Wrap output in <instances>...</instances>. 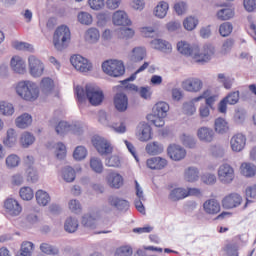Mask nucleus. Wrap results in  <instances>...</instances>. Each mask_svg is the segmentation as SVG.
Masks as SVG:
<instances>
[{"mask_svg": "<svg viewBox=\"0 0 256 256\" xmlns=\"http://www.w3.org/2000/svg\"><path fill=\"white\" fill-rule=\"evenodd\" d=\"M177 50L181 55L193 57L197 63H206V61L211 60V56L215 53V48L212 45H204L201 52H199V47H191V45L185 41L177 43Z\"/></svg>", "mask_w": 256, "mask_h": 256, "instance_id": "nucleus-1", "label": "nucleus"}, {"mask_svg": "<svg viewBox=\"0 0 256 256\" xmlns=\"http://www.w3.org/2000/svg\"><path fill=\"white\" fill-rule=\"evenodd\" d=\"M75 94L77 95L79 103H84V101L88 99L89 103L94 107L101 105L103 99H105L103 90L95 84H86L85 89L81 86H77L75 88Z\"/></svg>", "mask_w": 256, "mask_h": 256, "instance_id": "nucleus-2", "label": "nucleus"}, {"mask_svg": "<svg viewBox=\"0 0 256 256\" xmlns=\"http://www.w3.org/2000/svg\"><path fill=\"white\" fill-rule=\"evenodd\" d=\"M16 93L24 101H37L39 99V86L29 80L20 81L16 86Z\"/></svg>", "mask_w": 256, "mask_h": 256, "instance_id": "nucleus-3", "label": "nucleus"}, {"mask_svg": "<svg viewBox=\"0 0 256 256\" xmlns=\"http://www.w3.org/2000/svg\"><path fill=\"white\" fill-rule=\"evenodd\" d=\"M71 42V30L69 27L62 25L58 27L53 35V45L57 51H64L69 47Z\"/></svg>", "mask_w": 256, "mask_h": 256, "instance_id": "nucleus-4", "label": "nucleus"}, {"mask_svg": "<svg viewBox=\"0 0 256 256\" xmlns=\"http://www.w3.org/2000/svg\"><path fill=\"white\" fill-rule=\"evenodd\" d=\"M102 70L109 77H123L125 75V64L121 60H106L102 63Z\"/></svg>", "mask_w": 256, "mask_h": 256, "instance_id": "nucleus-5", "label": "nucleus"}, {"mask_svg": "<svg viewBox=\"0 0 256 256\" xmlns=\"http://www.w3.org/2000/svg\"><path fill=\"white\" fill-rule=\"evenodd\" d=\"M70 63L80 73H89L93 69L91 62L79 54L71 56Z\"/></svg>", "mask_w": 256, "mask_h": 256, "instance_id": "nucleus-6", "label": "nucleus"}, {"mask_svg": "<svg viewBox=\"0 0 256 256\" xmlns=\"http://www.w3.org/2000/svg\"><path fill=\"white\" fill-rule=\"evenodd\" d=\"M218 179L223 185L233 183V179H235V170H233V167L229 164H222L218 169Z\"/></svg>", "mask_w": 256, "mask_h": 256, "instance_id": "nucleus-7", "label": "nucleus"}, {"mask_svg": "<svg viewBox=\"0 0 256 256\" xmlns=\"http://www.w3.org/2000/svg\"><path fill=\"white\" fill-rule=\"evenodd\" d=\"M92 143L100 155H111V153H113L111 143L101 136H94Z\"/></svg>", "mask_w": 256, "mask_h": 256, "instance_id": "nucleus-8", "label": "nucleus"}, {"mask_svg": "<svg viewBox=\"0 0 256 256\" xmlns=\"http://www.w3.org/2000/svg\"><path fill=\"white\" fill-rule=\"evenodd\" d=\"M28 65L30 75H32V77H41V75H43V72L45 71V65L37 57L33 55L29 56Z\"/></svg>", "mask_w": 256, "mask_h": 256, "instance_id": "nucleus-9", "label": "nucleus"}, {"mask_svg": "<svg viewBox=\"0 0 256 256\" xmlns=\"http://www.w3.org/2000/svg\"><path fill=\"white\" fill-rule=\"evenodd\" d=\"M107 204L112 209L117 211H128L129 210V201L120 198L117 195H109L107 198Z\"/></svg>", "mask_w": 256, "mask_h": 256, "instance_id": "nucleus-10", "label": "nucleus"}, {"mask_svg": "<svg viewBox=\"0 0 256 256\" xmlns=\"http://www.w3.org/2000/svg\"><path fill=\"white\" fill-rule=\"evenodd\" d=\"M243 203V197L237 193H231L225 196L222 200V207L224 209H236Z\"/></svg>", "mask_w": 256, "mask_h": 256, "instance_id": "nucleus-11", "label": "nucleus"}, {"mask_svg": "<svg viewBox=\"0 0 256 256\" xmlns=\"http://www.w3.org/2000/svg\"><path fill=\"white\" fill-rule=\"evenodd\" d=\"M182 89L188 93H199L203 89V81L199 78H188L182 82Z\"/></svg>", "mask_w": 256, "mask_h": 256, "instance_id": "nucleus-12", "label": "nucleus"}, {"mask_svg": "<svg viewBox=\"0 0 256 256\" xmlns=\"http://www.w3.org/2000/svg\"><path fill=\"white\" fill-rule=\"evenodd\" d=\"M4 207L6 209V213H8L11 217H17V215L21 214L23 208L17 200L13 198H9L4 202Z\"/></svg>", "mask_w": 256, "mask_h": 256, "instance_id": "nucleus-13", "label": "nucleus"}, {"mask_svg": "<svg viewBox=\"0 0 256 256\" xmlns=\"http://www.w3.org/2000/svg\"><path fill=\"white\" fill-rule=\"evenodd\" d=\"M167 152L172 161H181L185 159V155H187V151H185L183 147L175 144L170 145Z\"/></svg>", "mask_w": 256, "mask_h": 256, "instance_id": "nucleus-14", "label": "nucleus"}, {"mask_svg": "<svg viewBox=\"0 0 256 256\" xmlns=\"http://www.w3.org/2000/svg\"><path fill=\"white\" fill-rule=\"evenodd\" d=\"M197 137L203 143H213L215 139V131L212 128L202 126L197 130Z\"/></svg>", "mask_w": 256, "mask_h": 256, "instance_id": "nucleus-15", "label": "nucleus"}, {"mask_svg": "<svg viewBox=\"0 0 256 256\" xmlns=\"http://www.w3.org/2000/svg\"><path fill=\"white\" fill-rule=\"evenodd\" d=\"M246 143H247V138L245 137V135L241 133L234 135L230 140L231 149L236 153L243 151V149H245Z\"/></svg>", "mask_w": 256, "mask_h": 256, "instance_id": "nucleus-16", "label": "nucleus"}, {"mask_svg": "<svg viewBox=\"0 0 256 256\" xmlns=\"http://www.w3.org/2000/svg\"><path fill=\"white\" fill-rule=\"evenodd\" d=\"M114 105L119 113H125V110L129 107V98L123 92L117 93L114 96Z\"/></svg>", "mask_w": 256, "mask_h": 256, "instance_id": "nucleus-17", "label": "nucleus"}, {"mask_svg": "<svg viewBox=\"0 0 256 256\" xmlns=\"http://www.w3.org/2000/svg\"><path fill=\"white\" fill-rule=\"evenodd\" d=\"M203 209L206 215H217L221 212V204L217 199H208L204 202Z\"/></svg>", "mask_w": 256, "mask_h": 256, "instance_id": "nucleus-18", "label": "nucleus"}, {"mask_svg": "<svg viewBox=\"0 0 256 256\" xmlns=\"http://www.w3.org/2000/svg\"><path fill=\"white\" fill-rule=\"evenodd\" d=\"M112 21L115 25L118 26L131 25V20L129 19L127 12L123 10H117L116 12H114L112 16Z\"/></svg>", "mask_w": 256, "mask_h": 256, "instance_id": "nucleus-19", "label": "nucleus"}, {"mask_svg": "<svg viewBox=\"0 0 256 256\" xmlns=\"http://www.w3.org/2000/svg\"><path fill=\"white\" fill-rule=\"evenodd\" d=\"M107 183L112 189H121L123 187V176L119 173L112 172L107 176Z\"/></svg>", "mask_w": 256, "mask_h": 256, "instance_id": "nucleus-20", "label": "nucleus"}, {"mask_svg": "<svg viewBox=\"0 0 256 256\" xmlns=\"http://www.w3.org/2000/svg\"><path fill=\"white\" fill-rule=\"evenodd\" d=\"M11 68L15 73H19L23 75L26 71L27 65L25 64V60L19 56H14L10 62Z\"/></svg>", "mask_w": 256, "mask_h": 256, "instance_id": "nucleus-21", "label": "nucleus"}, {"mask_svg": "<svg viewBox=\"0 0 256 256\" xmlns=\"http://www.w3.org/2000/svg\"><path fill=\"white\" fill-rule=\"evenodd\" d=\"M146 165L149 169L161 170L167 167V160L161 157H153L146 161Z\"/></svg>", "mask_w": 256, "mask_h": 256, "instance_id": "nucleus-22", "label": "nucleus"}, {"mask_svg": "<svg viewBox=\"0 0 256 256\" xmlns=\"http://www.w3.org/2000/svg\"><path fill=\"white\" fill-rule=\"evenodd\" d=\"M199 168L195 166H190L184 171V179L188 181V183H195V181H199Z\"/></svg>", "mask_w": 256, "mask_h": 256, "instance_id": "nucleus-23", "label": "nucleus"}, {"mask_svg": "<svg viewBox=\"0 0 256 256\" xmlns=\"http://www.w3.org/2000/svg\"><path fill=\"white\" fill-rule=\"evenodd\" d=\"M153 49L162 51V53H171V44L163 39H154L151 41Z\"/></svg>", "mask_w": 256, "mask_h": 256, "instance_id": "nucleus-24", "label": "nucleus"}, {"mask_svg": "<svg viewBox=\"0 0 256 256\" xmlns=\"http://www.w3.org/2000/svg\"><path fill=\"white\" fill-rule=\"evenodd\" d=\"M79 229V221L75 217H69L65 220L64 231L66 233H75Z\"/></svg>", "mask_w": 256, "mask_h": 256, "instance_id": "nucleus-25", "label": "nucleus"}, {"mask_svg": "<svg viewBox=\"0 0 256 256\" xmlns=\"http://www.w3.org/2000/svg\"><path fill=\"white\" fill-rule=\"evenodd\" d=\"M147 57V50L143 47H135L132 50L131 61L134 63H139V61H143Z\"/></svg>", "mask_w": 256, "mask_h": 256, "instance_id": "nucleus-26", "label": "nucleus"}, {"mask_svg": "<svg viewBox=\"0 0 256 256\" xmlns=\"http://www.w3.org/2000/svg\"><path fill=\"white\" fill-rule=\"evenodd\" d=\"M154 115L157 117H167V113L169 112V104L166 102H158L153 108Z\"/></svg>", "mask_w": 256, "mask_h": 256, "instance_id": "nucleus-27", "label": "nucleus"}, {"mask_svg": "<svg viewBox=\"0 0 256 256\" xmlns=\"http://www.w3.org/2000/svg\"><path fill=\"white\" fill-rule=\"evenodd\" d=\"M214 129L216 133H219L220 135H225V133L229 131V124L225 119L217 118L214 123Z\"/></svg>", "mask_w": 256, "mask_h": 256, "instance_id": "nucleus-28", "label": "nucleus"}, {"mask_svg": "<svg viewBox=\"0 0 256 256\" xmlns=\"http://www.w3.org/2000/svg\"><path fill=\"white\" fill-rule=\"evenodd\" d=\"M31 123H33V118H31V115L27 113L22 114L16 119V126L19 129H27Z\"/></svg>", "mask_w": 256, "mask_h": 256, "instance_id": "nucleus-29", "label": "nucleus"}, {"mask_svg": "<svg viewBox=\"0 0 256 256\" xmlns=\"http://www.w3.org/2000/svg\"><path fill=\"white\" fill-rule=\"evenodd\" d=\"M81 225L86 229H96L97 219H95L91 214H85L82 216Z\"/></svg>", "mask_w": 256, "mask_h": 256, "instance_id": "nucleus-30", "label": "nucleus"}, {"mask_svg": "<svg viewBox=\"0 0 256 256\" xmlns=\"http://www.w3.org/2000/svg\"><path fill=\"white\" fill-rule=\"evenodd\" d=\"M36 201H37L38 205H42V207H45L51 201V196H49V193H47L43 190H38L36 192Z\"/></svg>", "mask_w": 256, "mask_h": 256, "instance_id": "nucleus-31", "label": "nucleus"}, {"mask_svg": "<svg viewBox=\"0 0 256 256\" xmlns=\"http://www.w3.org/2000/svg\"><path fill=\"white\" fill-rule=\"evenodd\" d=\"M167 11H169V4L165 1H161L155 8V16L159 19H163L167 16Z\"/></svg>", "mask_w": 256, "mask_h": 256, "instance_id": "nucleus-32", "label": "nucleus"}, {"mask_svg": "<svg viewBox=\"0 0 256 256\" xmlns=\"http://www.w3.org/2000/svg\"><path fill=\"white\" fill-rule=\"evenodd\" d=\"M242 175L244 177H255L256 175V166L252 163H242L241 165Z\"/></svg>", "mask_w": 256, "mask_h": 256, "instance_id": "nucleus-33", "label": "nucleus"}, {"mask_svg": "<svg viewBox=\"0 0 256 256\" xmlns=\"http://www.w3.org/2000/svg\"><path fill=\"white\" fill-rule=\"evenodd\" d=\"M185 197H187V190L183 188H175L169 195V199H171V201H179L181 199H185Z\"/></svg>", "mask_w": 256, "mask_h": 256, "instance_id": "nucleus-34", "label": "nucleus"}, {"mask_svg": "<svg viewBox=\"0 0 256 256\" xmlns=\"http://www.w3.org/2000/svg\"><path fill=\"white\" fill-rule=\"evenodd\" d=\"M163 145L159 142H153L146 145V152L149 155H159V153H163Z\"/></svg>", "mask_w": 256, "mask_h": 256, "instance_id": "nucleus-35", "label": "nucleus"}, {"mask_svg": "<svg viewBox=\"0 0 256 256\" xmlns=\"http://www.w3.org/2000/svg\"><path fill=\"white\" fill-rule=\"evenodd\" d=\"M62 177L66 183H73L75 181V169L71 166H66L62 169Z\"/></svg>", "mask_w": 256, "mask_h": 256, "instance_id": "nucleus-36", "label": "nucleus"}, {"mask_svg": "<svg viewBox=\"0 0 256 256\" xmlns=\"http://www.w3.org/2000/svg\"><path fill=\"white\" fill-rule=\"evenodd\" d=\"M14 113H15V108L13 107V104L5 101L0 102V115H5L9 117Z\"/></svg>", "mask_w": 256, "mask_h": 256, "instance_id": "nucleus-37", "label": "nucleus"}, {"mask_svg": "<svg viewBox=\"0 0 256 256\" xmlns=\"http://www.w3.org/2000/svg\"><path fill=\"white\" fill-rule=\"evenodd\" d=\"M245 195H246V203L243 209H247L249 203H253V201L249 199H256V184L252 186H248L245 190Z\"/></svg>", "mask_w": 256, "mask_h": 256, "instance_id": "nucleus-38", "label": "nucleus"}, {"mask_svg": "<svg viewBox=\"0 0 256 256\" xmlns=\"http://www.w3.org/2000/svg\"><path fill=\"white\" fill-rule=\"evenodd\" d=\"M53 87H55V84L53 83V79L46 77L43 78L40 83V89L47 95L48 93H51L53 91Z\"/></svg>", "mask_w": 256, "mask_h": 256, "instance_id": "nucleus-39", "label": "nucleus"}, {"mask_svg": "<svg viewBox=\"0 0 256 256\" xmlns=\"http://www.w3.org/2000/svg\"><path fill=\"white\" fill-rule=\"evenodd\" d=\"M15 143H17V133L14 129H9L6 139H4V145H6V147H14Z\"/></svg>", "mask_w": 256, "mask_h": 256, "instance_id": "nucleus-40", "label": "nucleus"}, {"mask_svg": "<svg viewBox=\"0 0 256 256\" xmlns=\"http://www.w3.org/2000/svg\"><path fill=\"white\" fill-rule=\"evenodd\" d=\"M20 143L24 148L30 147V145H33V143H35V136H33V134L29 132H25L20 138Z\"/></svg>", "mask_w": 256, "mask_h": 256, "instance_id": "nucleus-41", "label": "nucleus"}, {"mask_svg": "<svg viewBox=\"0 0 256 256\" xmlns=\"http://www.w3.org/2000/svg\"><path fill=\"white\" fill-rule=\"evenodd\" d=\"M224 251L228 256H239V244L237 242H229Z\"/></svg>", "mask_w": 256, "mask_h": 256, "instance_id": "nucleus-42", "label": "nucleus"}, {"mask_svg": "<svg viewBox=\"0 0 256 256\" xmlns=\"http://www.w3.org/2000/svg\"><path fill=\"white\" fill-rule=\"evenodd\" d=\"M99 37H101V35L99 34V30L96 28H90L86 32V41H89V43H97L99 41Z\"/></svg>", "mask_w": 256, "mask_h": 256, "instance_id": "nucleus-43", "label": "nucleus"}, {"mask_svg": "<svg viewBox=\"0 0 256 256\" xmlns=\"http://www.w3.org/2000/svg\"><path fill=\"white\" fill-rule=\"evenodd\" d=\"M40 250L46 255H59V248L48 243H42L40 245Z\"/></svg>", "mask_w": 256, "mask_h": 256, "instance_id": "nucleus-44", "label": "nucleus"}, {"mask_svg": "<svg viewBox=\"0 0 256 256\" xmlns=\"http://www.w3.org/2000/svg\"><path fill=\"white\" fill-rule=\"evenodd\" d=\"M90 167L94 173H103V162H101V159L97 157L90 159Z\"/></svg>", "mask_w": 256, "mask_h": 256, "instance_id": "nucleus-45", "label": "nucleus"}, {"mask_svg": "<svg viewBox=\"0 0 256 256\" xmlns=\"http://www.w3.org/2000/svg\"><path fill=\"white\" fill-rule=\"evenodd\" d=\"M235 15L233 10L231 8H224L218 11L217 17L221 21H228V19H232V17Z\"/></svg>", "mask_w": 256, "mask_h": 256, "instance_id": "nucleus-46", "label": "nucleus"}, {"mask_svg": "<svg viewBox=\"0 0 256 256\" xmlns=\"http://www.w3.org/2000/svg\"><path fill=\"white\" fill-rule=\"evenodd\" d=\"M181 142L185 147H188L189 149H195V145H197L195 137L187 134L181 136Z\"/></svg>", "mask_w": 256, "mask_h": 256, "instance_id": "nucleus-47", "label": "nucleus"}, {"mask_svg": "<svg viewBox=\"0 0 256 256\" xmlns=\"http://www.w3.org/2000/svg\"><path fill=\"white\" fill-rule=\"evenodd\" d=\"M55 131L57 135H65V133H69V131H71V124L65 121H60L55 127Z\"/></svg>", "mask_w": 256, "mask_h": 256, "instance_id": "nucleus-48", "label": "nucleus"}, {"mask_svg": "<svg viewBox=\"0 0 256 256\" xmlns=\"http://www.w3.org/2000/svg\"><path fill=\"white\" fill-rule=\"evenodd\" d=\"M34 244L32 242H23L21 245V252L16 256H31L33 253Z\"/></svg>", "mask_w": 256, "mask_h": 256, "instance_id": "nucleus-49", "label": "nucleus"}, {"mask_svg": "<svg viewBox=\"0 0 256 256\" xmlns=\"http://www.w3.org/2000/svg\"><path fill=\"white\" fill-rule=\"evenodd\" d=\"M73 157L76 161H83L87 157V148L84 146H77L74 150Z\"/></svg>", "mask_w": 256, "mask_h": 256, "instance_id": "nucleus-50", "label": "nucleus"}, {"mask_svg": "<svg viewBox=\"0 0 256 256\" xmlns=\"http://www.w3.org/2000/svg\"><path fill=\"white\" fill-rule=\"evenodd\" d=\"M197 25H199V20L195 17H188L183 22L184 29L187 31H193Z\"/></svg>", "mask_w": 256, "mask_h": 256, "instance_id": "nucleus-51", "label": "nucleus"}, {"mask_svg": "<svg viewBox=\"0 0 256 256\" xmlns=\"http://www.w3.org/2000/svg\"><path fill=\"white\" fill-rule=\"evenodd\" d=\"M151 139V127L147 124L140 128V141H149Z\"/></svg>", "mask_w": 256, "mask_h": 256, "instance_id": "nucleus-52", "label": "nucleus"}, {"mask_svg": "<svg viewBox=\"0 0 256 256\" xmlns=\"http://www.w3.org/2000/svg\"><path fill=\"white\" fill-rule=\"evenodd\" d=\"M149 67V62H144V65L140 66L135 73H133L129 78L122 81V85H127L129 81H135L137 79L138 73H142V71H145Z\"/></svg>", "mask_w": 256, "mask_h": 256, "instance_id": "nucleus-53", "label": "nucleus"}, {"mask_svg": "<svg viewBox=\"0 0 256 256\" xmlns=\"http://www.w3.org/2000/svg\"><path fill=\"white\" fill-rule=\"evenodd\" d=\"M20 197L23 201H31L33 199V189L31 187H23L20 189Z\"/></svg>", "mask_w": 256, "mask_h": 256, "instance_id": "nucleus-54", "label": "nucleus"}, {"mask_svg": "<svg viewBox=\"0 0 256 256\" xmlns=\"http://www.w3.org/2000/svg\"><path fill=\"white\" fill-rule=\"evenodd\" d=\"M233 31V25L231 23L226 22L220 25L219 33L222 37H229Z\"/></svg>", "mask_w": 256, "mask_h": 256, "instance_id": "nucleus-55", "label": "nucleus"}, {"mask_svg": "<svg viewBox=\"0 0 256 256\" xmlns=\"http://www.w3.org/2000/svg\"><path fill=\"white\" fill-rule=\"evenodd\" d=\"M78 21L82 25H91L93 23V16L87 12H81L78 14Z\"/></svg>", "mask_w": 256, "mask_h": 256, "instance_id": "nucleus-56", "label": "nucleus"}, {"mask_svg": "<svg viewBox=\"0 0 256 256\" xmlns=\"http://www.w3.org/2000/svg\"><path fill=\"white\" fill-rule=\"evenodd\" d=\"M133 248L131 246H121L116 249L114 256H132Z\"/></svg>", "mask_w": 256, "mask_h": 256, "instance_id": "nucleus-57", "label": "nucleus"}, {"mask_svg": "<svg viewBox=\"0 0 256 256\" xmlns=\"http://www.w3.org/2000/svg\"><path fill=\"white\" fill-rule=\"evenodd\" d=\"M195 101L192 99L190 102H186L183 104V112L185 115H194L197 108L195 107Z\"/></svg>", "mask_w": 256, "mask_h": 256, "instance_id": "nucleus-58", "label": "nucleus"}, {"mask_svg": "<svg viewBox=\"0 0 256 256\" xmlns=\"http://www.w3.org/2000/svg\"><path fill=\"white\" fill-rule=\"evenodd\" d=\"M165 117L157 116V115H148V121H151L152 125L155 127H164L165 126Z\"/></svg>", "mask_w": 256, "mask_h": 256, "instance_id": "nucleus-59", "label": "nucleus"}, {"mask_svg": "<svg viewBox=\"0 0 256 256\" xmlns=\"http://www.w3.org/2000/svg\"><path fill=\"white\" fill-rule=\"evenodd\" d=\"M26 173L27 181H30L31 183H37V181H39V175L37 174V170H35V168L29 166Z\"/></svg>", "mask_w": 256, "mask_h": 256, "instance_id": "nucleus-60", "label": "nucleus"}, {"mask_svg": "<svg viewBox=\"0 0 256 256\" xmlns=\"http://www.w3.org/2000/svg\"><path fill=\"white\" fill-rule=\"evenodd\" d=\"M224 99L228 105H237L239 103V91L230 92Z\"/></svg>", "mask_w": 256, "mask_h": 256, "instance_id": "nucleus-61", "label": "nucleus"}, {"mask_svg": "<svg viewBox=\"0 0 256 256\" xmlns=\"http://www.w3.org/2000/svg\"><path fill=\"white\" fill-rule=\"evenodd\" d=\"M97 19H98V25H100V27H103L107 25V21L111 19V14L109 12L99 13L97 15Z\"/></svg>", "mask_w": 256, "mask_h": 256, "instance_id": "nucleus-62", "label": "nucleus"}, {"mask_svg": "<svg viewBox=\"0 0 256 256\" xmlns=\"http://www.w3.org/2000/svg\"><path fill=\"white\" fill-rule=\"evenodd\" d=\"M67 156V149L65 147V144L59 142L56 146V157L57 159H63Z\"/></svg>", "mask_w": 256, "mask_h": 256, "instance_id": "nucleus-63", "label": "nucleus"}, {"mask_svg": "<svg viewBox=\"0 0 256 256\" xmlns=\"http://www.w3.org/2000/svg\"><path fill=\"white\" fill-rule=\"evenodd\" d=\"M6 165L7 167L13 168L19 165V156L15 154H11L6 158Z\"/></svg>", "mask_w": 256, "mask_h": 256, "instance_id": "nucleus-64", "label": "nucleus"}]
</instances>
